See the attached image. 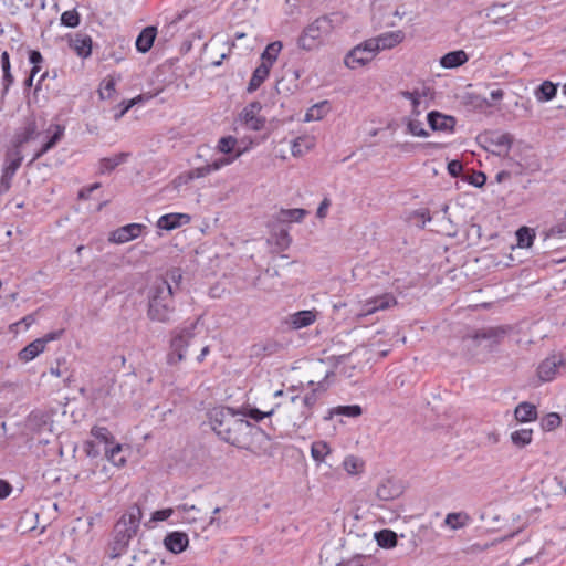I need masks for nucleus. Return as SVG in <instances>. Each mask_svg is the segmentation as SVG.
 Segmentation results:
<instances>
[{"label":"nucleus","instance_id":"f257e3e1","mask_svg":"<svg viewBox=\"0 0 566 566\" xmlns=\"http://www.w3.org/2000/svg\"><path fill=\"white\" fill-rule=\"evenodd\" d=\"M240 413L229 407H216L209 411V421L220 439L237 448L247 449L252 426L248 420L239 418Z\"/></svg>","mask_w":566,"mask_h":566},{"label":"nucleus","instance_id":"f03ea898","mask_svg":"<svg viewBox=\"0 0 566 566\" xmlns=\"http://www.w3.org/2000/svg\"><path fill=\"white\" fill-rule=\"evenodd\" d=\"M142 518V510L138 505H132L114 526L111 556L116 558L124 554L130 539L136 535Z\"/></svg>","mask_w":566,"mask_h":566},{"label":"nucleus","instance_id":"7ed1b4c3","mask_svg":"<svg viewBox=\"0 0 566 566\" xmlns=\"http://www.w3.org/2000/svg\"><path fill=\"white\" fill-rule=\"evenodd\" d=\"M174 289L166 281H156L149 291L148 317L151 321L166 323L174 312Z\"/></svg>","mask_w":566,"mask_h":566},{"label":"nucleus","instance_id":"20e7f679","mask_svg":"<svg viewBox=\"0 0 566 566\" xmlns=\"http://www.w3.org/2000/svg\"><path fill=\"white\" fill-rule=\"evenodd\" d=\"M196 324L189 327L176 328L172 332L170 340V353L168 354V363L176 365L185 360L187 348L195 343L196 339Z\"/></svg>","mask_w":566,"mask_h":566},{"label":"nucleus","instance_id":"39448f33","mask_svg":"<svg viewBox=\"0 0 566 566\" xmlns=\"http://www.w3.org/2000/svg\"><path fill=\"white\" fill-rule=\"evenodd\" d=\"M505 331L501 327H489L480 331H475L472 334H468L462 338V346L469 352H472L479 347L484 349H491L500 343V339L504 336Z\"/></svg>","mask_w":566,"mask_h":566},{"label":"nucleus","instance_id":"423d86ee","mask_svg":"<svg viewBox=\"0 0 566 566\" xmlns=\"http://www.w3.org/2000/svg\"><path fill=\"white\" fill-rule=\"evenodd\" d=\"M331 21L326 17L317 18L307 25L298 38V46L303 50L311 51L317 48L324 34L331 30Z\"/></svg>","mask_w":566,"mask_h":566},{"label":"nucleus","instance_id":"0eeeda50","mask_svg":"<svg viewBox=\"0 0 566 566\" xmlns=\"http://www.w3.org/2000/svg\"><path fill=\"white\" fill-rule=\"evenodd\" d=\"M566 368V354L553 353L537 367V376L543 382L554 380Z\"/></svg>","mask_w":566,"mask_h":566},{"label":"nucleus","instance_id":"6e6552de","mask_svg":"<svg viewBox=\"0 0 566 566\" xmlns=\"http://www.w3.org/2000/svg\"><path fill=\"white\" fill-rule=\"evenodd\" d=\"M23 160L21 150L12 149L6 155V161L2 169V176L0 178V192H6L11 187V180L20 168Z\"/></svg>","mask_w":566,"mask_h":566},{"label":"nucleus","instance_id":"1a4fd4ad","mask_svg":"<svg viewBox=\"0 0 566 566\" xmlns=\"http://www.w3.org/2000/svg\"><path fill=\"white\" fill-rule=\"evenodd\" d=\"M39 134L36 118L33 114H30L24 118L22 126L17 130L13 137V149L21 150L24 144L34 140Z\"/></svg>","mask_w":566,"mask_h":566},{"label":"nucleus","instance_id":"9d476101","mask_svg":"<svg viewBox=\"0 0 566 566\" xmlns=\"http://www.w3.org/2000/svg\"><path fill=\"white\" fill-rule=\"evenodd\" d=\"M396 298L391 294H382L380 296L370 298L363 304L360 311L357 313L358 317H366L377 311H384L392 305H396Z\"/></svg>","mask_w":566,"mask_h":566},{"label":"nucleus","instance_id":"9b49d317","mask_svg":"<svg viewBox=\"0 0 566 566\" xmlns=\"http://www.w3.org/2000/svg\"><path fill=\"white\" fill-rule=\"evenodd\" d=\"M146 227L142 223H129L112 232L109 241L122 244L138 238Z\"/></svg>","mask_w":566,"mask_h":566},{"label":"nucleus","instance_id":"f8f14e48","mask_svg":"<svg viewBox=\"0 0 566 566\" xmlns=\"http://www.w3.org/2000/svg\"><path fill=\"white\" fill-rule=\"evenodd\" d=\"M427 120L429 127L434 132L451 133L455 126V118L452 116L443 115L437 111L428 113Z\"/></svg>","mask_w":566,"mask_h":566},{"label":"nucleus","instance_id":"ddd939ff","mask_svg":"<svg viewBox=\"0 0 566 566\" xmlns=\"http://www.w3.org/2000/svg\"><path fill=\"white\" fill-rule=\"evenodd\" d=\"M166 549L174 554L182 553L189 545L188 535L180 531L168 533L164 538Z\"/></svg>","mask_w":566,"mask_h":566},{"label":"nucleus","instance_id":"4468645a","mask_svg":"<svg viewBox=\"0 0 566 566\" xmlns=\"http://www.w3.org/2000/svg\"><path fill=\"white\" fill-rule=\"evenodd\" d=\"M191 220L187 213H167L157 220V228L166 231L175 230L184 224L189 223Z\"/></svg>","mask_w":566,"mask_h":566},{"label":"nucleus","instance_id":"2eb2a0df","mask_svg":"<svg viewBox=\"0 0 566 566\" xmlns=\"http://www.w3.org/2000/svg\"><path fill=\"white\" fill-rule=\"evenodd\" d=\"M402 494L401 485L392 479L384 480L377 488L376 495L381 501H391Z\"/></svg>","mask_w":566,"mask_h":566},{"label":"nucleus","instance_id":"dca6fc26","mask_svg":"<svg viewBox=\"0 0 566 566\" xmlns=\"http://www.w3.org/2000/svg\"><path fill=\"white\" fill-rule=\"evenodd\" d=\"M489 142L493 147V154L505 156L512 146L513 137L509 133H495L491 135Z\"/></svg>","mask_w":566,"mask_h":566},{"label":"nucleus","instance_id":"f3484780","mask_svg":"<svg viewBox=\"0 0 566 566\" xmlns=\"http://www.w3.org/2000/svg\"><path fill=\"white\" fill-rule=\"evenodd\" d=\"M401 95L411 102L412 109L410 115L412 116L419 117L422 112L429 107L427 95L424 93H420L416 90L413 92L405 91Z\"/></svg>","mask_w":566,"mask_h":566},{"label":"nucleus","instance_id":"a211bd4d","mask_svg":"<svg viewBox=\"0 0 566 566\" xmlns=\"http://www.w3.org/2000/svg\"><path fill=\"white\" fill-rule=\"evenodd\" d=\"M70 48L81 57H87L92 53V39L87 34L77 33L70 39Z\"/></svg>","mask_w":566,"mask_h":566},{"label":"nucleus","instance_id":"6ab92c4d","mask_svg":"<svg viewBox=\"0 0 566 566\" xmlns=\"http://www.w3.org/2000/svg\"><path fill=\"white\" fill-rule=\"evenodd\" d=\"M371 61V57L366 54L359 45L353 48L345 56L344 63L348 69H357L364 66Z\"/></svg>","mask_w":566,"mask_h":566},{"label":"nucleus","instance_id":"aec40b11","mask_svg":"<svg viewBox=\"0 0 566 566\" xmlns=\"http://www.w3.org/2000/svg\"><path fill=\"white\" fill-rule=\"evenodd\" d=\"M261 109V105L260 103L258 102H253L251 104H249L244 109H243V119H244V123L251 128V129H254V130H259L263 127L264 125V119L260 118L256 116V114L259 113V111Z\"/></svg>","mask_w":566,"mask_h":566},{"label":"nucleus","instance_id":"412c9836","mask_svg":"<svg viewBox=\"0 0 566 566\" xmlns=\"http://www.w3.org/2000/svg\"><path fill=\"white\" fill-rule=\"evenodd\" d=\"M405 34L402 31H390L385 32L375 39V42L379 45V51L389 50L402 42Z\"/></svg>","mask_w":566,"mask_h":566},{"label":"nucleus","instance_id":"4be33fe9","mask_svg":"<svg viewBox=\"0 0 566 566\" xmlns=\"http://www.w3.org/2000/svg\"><path fill=\"white\" fill-rule=\"evenodd\" d=\"M64 135V127L54 125V130L49 139L36 150L32 157V161L40 159L44 154L54 148Z\"/></svg>","mask_w":566,"mask_h":566},{"label":"nucleus","instance_id":"5701e85b","mask_svg":"<svg viewBox=\"0 0 566 566\" xmlns=\"http://www.w3.org/2000/svg\"><path fill=\"white\" fill-rule=\"evenodd\" d=\"M129 157L128 153H119L112 157L102 158L98 163V171L102 175L109 174L116 167L124 164Z\"/></svg>","mask_w":566,"mask_h":566},{"label":"nucleus","instance_id":"b1692460","mask_svg":"<svg viewBox=\"0 0 566 566\" xmlns=\"http://www.w3.org/2000/svg\"><path fill=\"white\" fill-rule=\"evenodd\" d=\"M469 60L468 54L463 50L452 51L444 54L440 59V64L444 69H454L461 66Z\"/></svg>","mask_w":566,"mask_h":566},{"label":"nucleus","instance_id":"393cba45","mask_svg":"<svg viewBox=\"0 0 566 566\" xmlns=\"http://www.w3.org/2000/svg\"><path fill=\"white\" fill-rule=\"evenodd\" d=\"M44 349L43 342L36 338L19 352V360L22 363H29L43 353Z\"/></svg>","mask_w":566,"mask_h":566},{"label":"nucleus","instance_id":"a878e982","mask_svg":"<svg viewBox=\"0 0 566 566\" xmlns=\"http://www.w3.org/2000/svg\"><path fill=\"white\" fill-rule=\"evenodd\" d=\"M282 48L283 45L280 41H274L268 44L261 54V65H265L266 67L271 69L276 62Z\"/></svg>","mask_w":566,"mask_h":566},{"label":"nucleus","instance_id":"bb28decb","mask_svg":"<svg viewBox=\"0 0 566 566\" xmlns=\"http://www.w3.org/2000/svg\"><path fill=\"white\" fill-rule=\"evenodd\" d=\"M557 84H554L551 81H544L534 91V96L537 102L545 103L552 101L557 94Z\"/></svg>","mask_w":566,"mask_h":566},{"label":"nucleus","instance_id":"cd10ccee","mask_svg":"<svg viewBox=\"0 0 566 566\" xmlns=\"http://www.w3.org/2000/svg\"><path fill=\"white\" fill-rule=\"evenodd\" d=\"M156 38V29L153 27L145 28L136 39V49L146 53L153 46L154 40Z\"/></svg>","mask_w":566,"mask_h":566},{"label":"nucleus","instance_id":"c85d7f7f","mask_svg":"<svg viewBox=\"0 0 566 566\" xmlns=\"http://www.w3.org/2000/svg\"><path fill=\"white\" fill-rule=\"evenodd\" d=\"M515 419L520 422H530L537 418L536 407L530 402H521L514 410Z\"/></svg>","mask_w":566,"mask_h":566},{"label":"nucleus","instance_id":"c756f323","mask_svg":"<svg viewBox=\"0 0 566 566\" xmlns=\"http://www.w3.org/2000/svg\"><path fill=\"white\" fill-rule=\"evenodd\" d=\"M316 319L315 311H300L291 316V325L295 329L307 327Z\"/></svg>","mask_w":566,"mask_h":566},{"label":"nucleus","instance_id":"7c9ffc66","mask_svg":"<svg viewBox=\"0 0 566 566\" xmlns=\"http://www.w3.org/2000/svg\"><path fill=\"white\" fill-rule=\"evenodd\" d=\"M406 124V133L416 137H428L429 132L424 128L423 122L419 117L409 115L403 118Z\"/></svg>","mask_w":566,"mask_h":566},{"label":"nucleus","instance_id":"2f4dec72","mask_svg":"<svg viewBox=\"0 0 566 566\" xmlns=\"http://www.w3.org/2000/svg\"><path fill=\"white\" fill-rule=\"evenodd\" d=\"M315 145L314 138L310 136L297 137L292 142L291 151L294 157H301Z\"/></svg>","mask_w":566,"mask_h":566},{"label":"nucleus","instance_id":"473e14b6","mask_svg":"<svg viewBox=\"0 0 566 566\" xmlns=\"http://www.w3.org/2000/svg\"><path fill=\"white\" fill-rule=\"evenodd\" d=\"M471 517L464 512H455L447 514L444 524L451 530H460L469 525Z\"/></svg>","mask_w":566,"mask_h":566},{"label":"nucleus","instance_id":"72a5a7b5","mask_svg":"<svg viewBox=\"0 0 566 566\" xmlns=\"http://www.w3.org/2000/svg\"><path fill=\"white\" fill-rule=\"evenodd\" d=\"M305 216H307V211L302 208L281 209L276 219L280 222H301Z\"/></svg>","mask_w":566,"mask_h":566},{"label":"nucleus","instance_id":"f704fd0d","mask_svg":"<svg viewBox=\"0 0 566 566\" xmlns=\"http://www.w3.org/2000/svg\"><path fill=\"white\" fill-rule=\"evenodd\" d=\"M270 70L271 69L266 67L265 65H261V64L254 70V72L250 78V82L248 84L249 93L256 91L262 85V83L268 78V76L270 74Z\"/></svg>","mask_w":566,"mask_h":566},{"label":"nucleus","instance_id":"c9c22d12","mask_svg":"<svg viewBox=\"0 0 566 566\" xmlns=\"http://www.w3.org/2000/svg\"><path fill=\"white\" fill-rule=\"evenodd\" d=\"M375 541L381 548H394L397 545V534L391 530H381L376 532Z\"/></svg>","mask_w":566,"mask_h":566},{"label":"nucleus","instance_id":"e433bc0d","mask_svg":"<svg viewBox=\"0 0 566 566\" xmlns=\"http://www.w3.org/2000/svg\"><path fill=\"white\" fill-rule=\"evenodd\" d=\"M328 112V102L324 101L311 106L304 117V122H314L322 119Z\"/></svg>","mask_w":566,"mask_h":566},{"label":"nucleus","instance_id":"4c0bfd02","mask_svg":"<svg viewBox=\"0 0 566 566\" xmlns=\"http://www.w3.org/2000/svg\"><path fill=\"white\" fill-rule=\"evenodd\" d=\"M363 410L361 407L358 405H350V406H338L335 408H332L328 413V419L333 416H344L348 418H356L361 415Z\"/></svg>","mask_w":566,"mask_h":566},{"label":"nucleus","instance_id":"58836bf2","mask_svg":"<svg viewBox=\"0 0 566 566\" xmlns=\"http://www.w3.org/2000/svg\"><path fill=\"white\" fill-rule=\"evenodd\" d=\"M329 452V446L323 440L314 441L311 446V455L318 463L323 462Z\"/></svg>","mask_w":566,"mask_h":566},{"label":"nucleus","instance_id":"ea45409f","mask_svg":"<svg viewBox=\"0 0 566 566\" xmlns=\"http://www.w3.org/2000/svg\"><path fill=\"white\" fill-rule=\"evenodd\" d=\"M533 430L532 429H520L511 433L512 443L518 448H523L532 442Z\"/></svg>","mask_w":566,"mask_h":566},{"label":"nucleus","instance_id":"a19ab883","mask_svg":"<svg viewBox=\"0 0 566 566\" xmlns=\"http://www.w3.org/2000/svg\"><path fill=\"white\" fill-rule=\"evenodd\" d=\"M535 233L527 227H522L516 231L517 247L525 249L533 244Z\"/></svg>","mask_w":566,"mask_h":566},{"label":"nucleus","instance_id":"79ce46f5","mask_svg":"<svg viewBox=\"0 0 566 566\" xmlns=\"http://www.w3.org/2000/svg\"><path fill=\"white\" fill-rule=\"evenodd\" d=\"M28 426L32 430L41 431L49 426L48 416L42 412H32L28 418Z\"/></svg>","mask_w":566,"mask_h":566},{"label":"nucleus","instance_id":"37998d69","mask_svg":"<svg viewBox=\"0 0 566 566\" xmlns=\"http://www.w3.org/2000/svg\"><path fill=\"white\" fill-rule=\"evenodd\" d=\"M344 469L349 474H359L364 469V461L355 455H348L343 462Z\"/></svg>","mask_w":566,"mask_h":566},{"label":"nucleus","instance_id":"c03bdc74","mask_svg":"<svg viewBox=\"0 0 566 566\" xmlns=\"http://www.w3.org/2000/svg\"><path fill=\"white\" fill-rule=\"evenodd\" d=\"M147 97H145L144 95H138L127 102H122L119 105H118V108L119 111L114 115V118L115 120H118L120 119L133 106H135L136 104H139L142 103L143 101H145Z\"/></svg>","mask_w":566,"mask_h":566},{"label":"nucleus","instance_id":"a18cd8bd","mask_svg":"<svg viewBox=\"0 0 566 566\" xmlns=\"http://www.w3.org/2000/svg\"><path fill=\"white\" fill-rule=\"evenodd\" d=\"M562 424V418L556 412H551L542 419V428L546 431H552Z\"/></svg>","mask_w":566,"mask_h":566},{"label":"nucleus","instance_id":"49530a36","mask_svg":"<svg viewBox=\"0 0 566 566\" xmlns=\"http://www.w3.org/2000/svg\"><path fill=\"white\" fill-rule=\"evenodd\" d=\"M191 511H198V509L195 505L181 504L175 510L179 514L180 520L186 523H193L197 520L196 516L190 514Z\"/></svg>","mask_w":566,"mask_h":566},{"label":"nucleus","instance_id":"de8ad7c7","mask_svg":"<svg viewBox=\"0 0 566 566\" xmlns=\"http://www.w3.org/2000/svg\"><path fill=\"white\" fill-rule=\"evenodd\" d=\"M80 21L81 18L76 10H67L61 15V23L67 28H76Z\"/></svg>","mask_w":566,"mask_h":566},{"label":"nucleus","instance_id":"09e8293b","mask_svg":"<svg viewBox=\"0 0 566 566\" xmlns=\"http://www.w3.org/2000/svg\"><path fill=\"white\" fill-rule=\"evenodd\" d=\"M325 390V386L319 382L317 384V387L316 388H313L312 391L307 395H305L303 398H302V403L311 409L313 406H315V403L317 402V392L318 391H324Z\"/></svg>","mask_w":566,"mask_h":566},{"label":"nucleus","instance_id":"8fccbe9b","mask_svg":"<svg viewBox=\"0 0 566 566\" xmlns=\"http://www.w3.org/2000/svg\"><path fill=\"white\" fill-rule=\"evenodd\" d=\"M122 452V446L116 444L112 447L111 449H106V454L109 461H112L115 465H123L126 460L124 457L120 455Z\"/></svg>","mask_w":566,"mask_h":566},{"label":"nucleus","instance_id":"3c124183","mask_svg":"<svg viewBox=\"0 0 566 566\" xmlns=\"http://www.w3.org/2000/svg\"><path fill=\"white\" fill-rule=\"evenodd\" d=\"M237 145V139L232 136H226L218 142V150L223 154H230Z\"/></svg>","mask_w":566,"mask_h":566},{"label":"nucleus","instance_id":"603ef678","mask_svg":"<svg viewBox=\"0 0 566 566\" xmlns=\"http://www.w3.org/2000/svg\"><path fill=\"white\" fill-rule=\"evenodd\" d=\"M274 408H271L268 411H261L258 408H250L248 412H241L240 415L249 417L255 421H261L266 417H270L274 413Z\"/></svg>","mask_w":566,"mask_h":566},{"label":"nucleus","instance_id":"864d4df0","mask_svg":"<svg viewBox=\"0 0 566 566\" xmlns=\"http://www.w3.org/2000/svg\"><path fill=\"white\" fill-rule=\"evenodd\" d=\"M232 159H220V160H216L213 161L212 164L210 165H207L202 168L199 169V174L197 175V177H201L206 174H209L211 171H216V170H219L221 167L226 166V165H229L231 164Z\"/></svg>","mask_w":566,"mask_h":566},{"label":"nucleus","instance_id":"5fc2aeb1","mask_svg":"<svg viewBox=\"0 0 566 566\" xmlns=\"http://www.w3.org/2000/svg\"><path fill=\"white\" fill-rule=\"evenodd\" d=\"M358 45L366 54H368L369 57H371V60L379 52V45L375 42L374 38H370Z\"/></svg>","mask_w":566,"mask_h":566},{"label":"nucleus","instance_id":"6e6d98bb","mask_svg":"<svg viewBox=\"0 0 566 566\" xmlns=\"http://www.w3.org/2000/svg\"><path fill=\"white\" fill-rule=\"evenodd\" d=\"M275 242H276V245L281 249V250H285L290 247L291 242H292V239L287 232V230H280L276 234H275Z\"/></svg>","mask_w":566,"mask_h":566},{"label":"nucleus","instance_id":"4d7b16f0","mask_svg":"<svg viewBox=\"0 0 566 566\" xmlns=\"http://www.w3.org/2000/svg\"><path fill=\"white\" fill-rule=\"evenodd\" d=\"M115 93V81L113 78H108L104 81L102 87L99 88L101 98H111Z\"/></svg>","mask_w":566,"mask_h":566},{"label":"nucleus","instance_id":"13d9d810","mask_svg":"<svg viewBox=\"0 0 566 566\" xmlns=\"http://www.w3.org/2000/svg\"><path fill=\"white\" fill-rule=\"evenodd\" d=\"M175 513V510L174 509H164V510H158V511H155L151 515V521L153 522H161V521H166L168 520L172 514Z\"/></svg>","mask_w":566,"mask_h":566},{"label":"nucleus","instance_id":"bf43d9fd","mask_svg":"<svg viewBox=\"0 0 566 566\" xmlns=\"http://www.w3.org/2000/svg\"><path fill=\"white\" fill-rule=\"evenodd\" d=\"M92 436L101 441L106 442V443L108 442L109 438L112 437L108 429L104 428V427H93Z\"/></svg>","mask_w":566,"mask_h":566},{"label":"nucleus","instance_id":"052dcab7","mask_svg":"<svg viewBox=\"0 0 566 566\" xmlns=\"http://www.w3.org/2000/svg\"><path fill=\"white\" fill-rule=\"evenodd\" d=\"M367 556L356 555L346 562L339 563L337 566H366Z\"/></svg>","mask_w":566,"mask_h":566},{"label":"nucleus","instance_id":"680f3d73","mask_svg":"<svg viewBox=\"0 0 566 566\" xmlns=\"http://www.w3.org/2000/svg\"><path fill=\"white\" fill-rule=\"evenodd\" d=\"M63 332H64L63 329L50 332V333L45 334L43 337L38 338V339L43 342V347L45 348L50 342L59 339L62 336Z\"/></svg>","mask_w":566,"mask_h":566},{"label":"nucleus","instance_id":"e2e57ef3","mask_svg":"<svg viewBox=\"0 0 566 566\" xmlns=\"http://www.w3.org/2000/svg\"><path fill=\"white\" fill-rule=\"evenodd\" d=\"M12 490V485L7 480L0 479V500L7 499Z\"/></svg>","mask_w":566,"mask_h":566},{"label":"nucleus","instance_id":"0e129e2a","mask_svg":"<svg viewBox=\"0 0 566 566\" xmlns=\"http://www.w3.org/2000/svg\"><path fill=\"white\" fill-rule=\"evenodd\" d=\"M463 169L462 164L459 160H452L448 164V171L451 176L457 177Z\"/></svg>","mask_w":566,"mask_h":566},{"label":"nucleus","instance_id":"69168bd1","mask_svg":"<svg viewBox=\"0 0 566 566\" xmlns=\"http://www.w3.org/2000/svg\"><path fill=\"white\" fill-rule=\"evenodd\" d=\"M99 187H101V184H99V182H95V184H93V185H91V186L84 187V188H82V189L80 190V192H78V197H80L81 199H88V198H90V196H91V193H92L94 190L98 189Z\"/></svg>","mask_w":566,"mask_h":566},{"label":"nucleus","instance_id":"338daca9","mask_svg":"<svg viewBox=\"0 0 566 566\" xmlns=\"http://www.w3.org/2000/svg\"><path fill=\"white\" fill-rule=\"evenodd\" d=\"M329 206H331V201H329V199H328V198H325V199L319 203V206H318V208H317V211H316V216H317V218H319V219L325 218V217H326V214H327V210H328Z\"/></svg>","mask_w":566,"mask_h":566},{"label":"nucleus","instance_id":"774afa93","mask_svg":"<svg viewBox=\"0 0 566 566\" xmlns=\"http://www.w3.org/2000/svg\"><path fill=\"white\" fill-rule=\"evenodd\" d=\"M12 83H13V76L11 74V71L6 70L3 72V77H2V85H3L2 94H6L9 91V87L12 85Z\"/></svg>","mask_w":566,"mask_h":566}]
</instances>
